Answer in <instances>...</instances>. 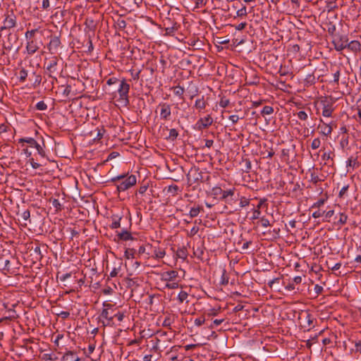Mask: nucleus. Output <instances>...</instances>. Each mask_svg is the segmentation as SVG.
<instances>
[{
  "instance_id": "c85d7f7f",
  "label": "nucleus",
  "mask_w": 361,
  "mask_h": 361,
  "mask_svg": "<svg viewBox=\"0 0 361 361\" xmlns=\"http://www.w3.org/2000/svg\"><path fill=\"white\" fill-rule=\"evenodd\" d=\"M274 112V109L272 106H264L261 111L262 115H269L271 114Z\"/></svg>"
},
{
  "instance_id": "bb28decb",
  "label": "nucleus",
  "mask_w": 361,
  "mask_h": 361,
  "mask_svg": "<svg viewBox=\"0 0 361 361\" xmlns=\"http://www.w3.org/2000/svg\"><path fill=\"white\" fill-rule=\"evenodd\" d=\"M85 25L87 27H88L90 30L94 31L96 28V25L94 22V20L91 18H86Z\"/></svg>"
},
{
  "instance_id": "cd10ccee",
  "label": "nucleus",
  "mask_w": 361,
  "mask_h": 361,
  "mask_svg": "<svg viewBox=\"0 0 361 361\" xmlns=\"http://www.w3.org/2000/svg\"><path fill=\"white\" fill-rule=\"evenodd\" d=\"M332 132V127L330 126V125H328V124H326L324 123V127L322 128V133L326 136L330 135Z\"/></svg>"
},
{
  "instance_id": "aec40b11",
  "label": "nucleus",
  "mask_w": 361,
  "mask_h": 361,
  "mask_svg": "<svg viewBox=\"0 0 361 361\" xmlns=\"http://www.w3.org/2000/svg\"><path fill=\"white\" fill-rule=\"evenodd\" d=\"M26 49L28 54H33L37 51L39 47L37 46V42L35 41L30 40L27 43Z\"/></svg>"
},
{
  "instance_id": "2eb2a0df",
  "label": "nucleus",
  "mask_w": 361,
  "mask_h": 361,
  "mask_svg": "<svg viewBox=\"0 0 361 361\" xmlns=\"http://www.w3.org/2000/svg\"><path fill=\"white\" fill-rule=\"evenodd\" d=\"M314 73V70H312V69H310V70L306 69L305 71V78L304 81H305L306 86H310L315 83L316 78H315Z\"/></svg>"
},
{
  "instance_id": "f8f14e48",
  "label": "nucleus",
  "mask_w": 361,
  "mask_h": 361,
  "mask_svg": "<svg viewBox=\"0 0 361 361\" xmlns=\"http://www.w3.org/2000/svg\"><path fill=\"white\" fill-rule=\"evenodd\" d=\"M30 253L34 262L41 261L43 257L41 247L38 245H36L35 247L32 246L30 249Z\"/></svg>"
},
{
  "instance_id": "49530a36",
  "label": "nucleus",
  "mask_w": 361,
  "mask_h": 361,
  "mask_svg": "<svg viewBox=\"0 0 361 361\" xmlns=\"http://www.w3.org/2000/svg\"><path fill=\"white\" fill-rule=\"evenodd\" d=\"M36 109L39 111H44L47 109V105L44 103V101H40L37 103Z\"/></svg>"
},
{
  "instance_id": "79ce46f5",
  "label": "nucleus",
  "mask_w": 361,
  "mask_h": 361,
  "mask_svg": "<svg viewBox=\"0 0 361 361\" xmlns=\"http://www.w3.org/2000/svg\"><path fill=\"white\" fill-rule=\"evenodd\" d=\"M184 92V88L180 85L176 86L174 88V94L177 96L181 97L183 94Z\"/></svg>"
},
{
  "instance_id": "c03bdc74",
  "label": "nucleus",
  "mask_w": 361,
  "mask_h": 361,
  "mask_svg": "<svg viewBox=\"0 0 361 361\" xmlns=\"http://www.w3.org/2000/svg\"><path fill=\"white\" fill-rule=\"evenodd\" d=\"M321 145V141L319 140V138H315L312 140V144H311V147L312 149H317Z\"/></svg>"
},
{
  "instance_id": "7c9ffc66",
  "label": "nucleus",
  "mask_w": 361,
  "mask_h": 361,
  "mask_svg": "<svg viewBox=\"0 0 361 361\" xmlns=\"http://www.w3.org/2000/svg\"><path fill=\"white\" fill-rule=\"evenodd\" d=\"M167 283H166L165 285V288H168V289H176V288H178L179 287V284H178V282L177 281H171V282H169V281H166Z\"/></svg>"
},
{
  "instance_id": "b1692460",
  "label": "nucleus",
  "mask_w": 361,
  "mask_h": 361,
  "mask_svg": "<svg viewBox=\"0 0 361 361\" xmlns=\"http://www.w3.org/2000/svg\"><path fill=\"white\" fill-rule=\"evenodd\" d=\"M333 111V109L331 108V106L327 104L324 105L322 111V115L325 117H329L331 116Z\"/></svg>"
},
{
  "instance_id": "2f4dec72",
  "label": "nucleus",
  "mask_w": 361,
  "mask_h": 361,
  "mask_svg": "<svg viewBox=\"0 0 361 361\" xmlns=\"http://www.w3.org/2000/svg\"><path fill=\"white\" fill-rule=\"evenodd\" d=\"M135 252H136V250L134 248H128L125 251V257L127 259L134 258V255H135Z\"/></svg>"
},
{
  "instance_id": "6ab92c4d",
  "label": "nucleus",
  "mask_w": 361,
  "mask_h": 361,
  "mask_svg": "<svg viewBox=\"0 0 361 361\" xmlns=\"http://www.w3.org/2000/svg\"><path fill=\"white\" fill-rule=\"evenodd\" d=\"M346 48L356 53L360 51L361 44L359 41L353 40L350 42H348Z\"/></svg>"
},
{
  "instance_id": "5701e85b",
  "label": "nucleus",
  "mask_w": 361,
  "mask_h": 361,
  "mask_svg": "<svg viewBox=\"0 0 361 361\" xmlns=\"http://www.w3.org/2000/svg\"><path fill=\"white\" fill-rule=\"evenodd\" d=\"M50 202L52 206L56 209V212L61 211L63 209V206L57 199H50Z\"/></svg>"
},
{
  "instance_id": "a18cd8bd",
  "label": "nucleus",
  "mask_w": 361,
  "mask_h": 361,
  "mask_svg": "<svg viewBox=\"0 0 361 361\" xmlns=\"http://www.w3.org/2000/svg\"><path fill=\"white\" fill-rule=\"evenodd\" d=\"M229 104H230V101L228 99L226 98L225 97H223L221 98L220 102H219L220 106H221L223 108H226V106H228Z\"/></svg>"
},
{
  "instance_id": "1a4fd4ad",
  "label": "nucleus",
  "mask_w": 361,
  "mask_h": 361,
  "mask_svg": "<svg viewBox=\"0 0 361 361\" xmlns=\"http://www.w3.org/2000/svg\"><path fill=\"white\" fill-rule=\"evenodd\" d=\"M160 109V118L164 121L170 119L171 115V106L167 103H160L157 107Z\"/></svg>"
},
{
  "instance_id": "13d9d810",
  "label": "nucleus",
  "mask_w": 361,
  "mask_h": 361,
  "mask_svg": "<svg viewBox=\"0 0 361 361\" xmlns=\"http://www.w3.org/2000/svg\"><path fill=\"white\" fill-rule=\"evenodd\" d=\"M336 31V26L335 25H333L331 23H330L329 27H328V32L330 35L332 36V37H334V35H335L336 34L334 33Z\"/></svg>"
},
{
  "instance_id": "423d86ee",
  "label": "nucleus",
  "mask_w": 361,
  "mask_h": 361,
  "mask_svg": "<svg viewBox=\"0 0 361 361\" xmlns=\"http://www.w3.org/2000/svg\"><path fill=\"white\" fill-rule=\"evenodd\" d=\"M130 90V85L126 81V80H121L118 85V92L121 100H124L126 103H128V92Z\"/></svg>"
},
{
  "instance_id": "f257e3e1",
  "label": "nucleus",
  "mask_w": 361,
  "mask_h": 361,
  "mask_svg": "<svg viewBox=\"0 0 361 361\" xmlns=\"http://www.w3.org/2000/svg\"><path fill=\"white\" fill-rule=\"evenodd\" d=\"M186 176L190 185L194 183L199 185L200 183H209L210 180V176L207 173L202 172L197 166H192Z\"/></svg>"
},
{
  "instance_id": "c756f323",
  "label": "nucleus",
  "mask_w": 361,
  "mask_h": 361,
  "mask_svg": "<svg viewBox=\"0 0 361 361\" xmlns=\"http://www.w3.org/2000/svg\"><path fill=\"white\" fill-rule=\"evenodd\" d=\"M188 294L187 292L181 290L178 295V300L179 303H183L187 299Z\"/></svg>"
},
{
  "instance_id": "58836bf2",
  "label": "nucleus",
  "mask_w": 361,
  "mask_h": 361,
  "mask_svg": "<svg viewBox=\"0 0 361 361\" xmlns=\"http://www.w3.org/2000/svg\"><path fill=\"white\" fill-rule=\"evenodd\" d=\"M243 162L245 164L243 171L246 173H248L251 169V161L248 159H245L243 160Z\"/></svg>"
},
{
  "instance_id": "473e14b6",
  "label": "nucleus",
  "mask_w": 361,
  "mask_h": 361,
  "mask_svg": "<svg viewBox=\"0 0 361 361\" xmlns=\"http://www.w3.org/2000/svg\"><path fill=\"white\" fill-rule=\"evenodd\" d=\"M261 205H262V202H260L259 203V204L257 205V209H254L253 214H252V216L251 218L252 219L254 220V219H257L259 218V216L261 214V212L259 211V208H260Z\"/></svg>"
},
{
  "instance_id": "ea45409f",
  "label": "nucleus",
  "mask_w": 361,
  "mask_h": 361,
  "mask_svg": "<svg viewBox=\"0 0 361 361\" xmlns=\"http://www.w3.org/2000/svg\"><path fill=\"white\" fill-rule=\"evenodd\" d=\"M27 77V72L24 68L21 69L19 72V80L24 82Z\"/></svg>"
},
{
  "instance_id": "f3484780",
  "label": "nucleus",
  "mask_w": 361,
  "mask_h": 361,
  "mask_svg": "<svg viewBox=\"0 0 361 361\" xmlns=\"http://www.w3.org/2000/svg\"><path fill=\"white\" fill-rule=\"evenodd\" d=\"M111 224L109 226V227L111 229H116L121 227V221L123 219V217L121 216L114 214L111 216Z\"/></svg>"
},
{
  "instance_id": "37998d69",
  "label": "nucleus",
  "mask_w": 361,
  "mask_h": 361,
  "mask_svg": "<svg viewBox=\"0 0 361 361\" xmlns=\"http://www.w3.org/2000/svg\"><path fill=\"white\" fill-rule=\"evenodd\" d=\"M238 196H239L238 195ZM238 197L235 196V192L232 196H229L228 197H226V199H222L221 200L224 201L226 204H231V202L233 201H237Z\"/></svg>"
},
{
  "instance_id": "603ef678",
  "label": "nucleus",
  "mask_w": 361,
  "mask_h": 361,
  "mask_svg": "<svg viewBox=\"0 0 361 361\" xmlns=\"http://www.w3.org/2000/svg\"><path fill=\"white\" fill-rule=\"evenodd\" d=\"M348 216L345 214L341 213L340 214V218L338 219V222L341 224H345L347 222Z\"/></svg>"
},
{
  "instance_id": "3c124183",
  "label": "nucleus",
  "mask_w": 361,
  "mask_h": 361,
  "mask_svg": "<svg viewBox=\"0 0 361 361\" xmlns=\"http://www.w3.org/2000/svg\"><path fill=\"white\" fill-rule=\"evenodd\" d=\"M33 75L35 76L34 85L37 86L41 83L42 77L40 75H37L35 72L33 73Z\"/></svg>"
},
{
  "instance_id": "de8ad7c7",
  "label": "nucleus",
  "mask_w": 361,
  "mask_h": 361,
  "mask_svg": "<svg viewBox=\"0 0 361 361\" xmlns=\"http://www.w3.org/2000/svg\"><path fill=\"white\" fill-rule=\"evenodd\" d=\"M36 32H37V29L27 31L25 33V37L27 39L32 40L31 39L35 36Z\"/></svg>"
},
{
  "instance_id": "6e6d98bb",
  "label": "nucleus",
  "mask_w": 361,
  "mask_h": 361,
  "mask_svg": "<svg viewBox=\"0 0 361 361\" xmlns=\"http://www.w3.org/2000/svg\"><path fill=\"white\" fill-rule=\"evenodd\" d=\"M332 154L331 152H324L322 156V159L324 160V161H329V160H331L333 161V158L331 157V154Z\"/></svg>"
},
{
  "instance_id": "e433bc0d",
  "label": "nucleus",
  "mask_w": 361,
  "mask_h": 361,
  "mask_svg": "<svg viewBox=\"0 0 361 361\" xmlns=\"http://www.w3.org/2000/svg\"><path fill=\"white\" fill-rule=\"evenodd\" d=\"M178 135V131L175 128H172L169 131V135L168 138L173 141L174 140H176L177 138Z\"/></svg>"
},
{
  "instance_id": "4468645a",
  "label": "nucleus",
  "mask_w": 361,
  "mask_h": 361,
  "mask_svg": "<svg viewBox=\"0 0 361 361\" xmlns=\"http://www.w3.org/2000/svg\"><path fill=\"white\" fill-rule=\"evenodd\" d=\"M103 305L106 307V309H103L102 313H101V317L107 319L108 322L107 324H105L104 322H102L103 326L110 325L111 323H113L114 317L109 315V311L108 309L111 308L112 305L109 303L104 302Z\"/></svg>"
},
{
  "instance_id": "4c0bfd02",
  "label": "nucleus",
  "mask_w": 361,
  "mask_h": 361,
  "mask_svg": "<svg viewBox=\"0 0 361 361\" xmlns=\"http://www.w3.org/2000/svg\"><path fill=\"white\" fill-rule=\"evenodd\" d=\"M355 165H358L357 159L353 158V157H350L347 161V166L354 168L355 166Z\"/></svg>"
},
{
  "instance_id": "9d476101",
  "label": "nucleus",
  "mask_w": 361,
  "mask_h": 361,
  "mask_svg": "<svg viewBox=\"0 0 361 361\" xmlns=\"http://www.w3.org/2000/svg\"><path fill=\"white\" fill-rule=\"evenodd\" d=\"M61 45V40L59 36H51L50 42L49 44L47 45V49L49 51L53 54H55L59 47Z\"/></svg>"
},
{
  "instance_id": "ddd939ff",
  "label": "nucleus",
  "mask_w": 361,
  "mask_h": 361,
  "mask_svg": "<svg viewBox=\"0 0 361 361\" xmlns=\"http://www.w3.org/2000/svg\"><path fill=\"white\" fill-rule=\"evenodd\" d=\"M116 233L118 240L127 241L130 240H135V238L132 235L131 233L128 230V228H123L121 232L116 231Z\"/></svg>"
},
{
  "instance_id": "a19ab883",
  "label": "nucleus",
  "mask_w": 361,
  "mask_h": 361,
  "mask_svg": "<svg viewBox=\"0 0 361 361\" xmlns=\"http://www.w3.org/2000/svg\"><path fill=\"white\" fill-rule=\"evenodd\" d=\"M176 30H177V27H175L174 25L172 27H166L165 28V31H166L165 35L173 36Z\"/></svg>"
},
{
  "instance_id": "c9c22d12",
  "label": "nucleus",
  "mask_w": 361,
  "mask_h": 361,
  "mask_svg": "<svg viewBox=\"0 0 361 361\" xmlns=\"http://www.w3.org/2000/svg\"><path fill=\"white\" fill-rule=\"evenodd\" d=\"M104 128H97L94 132H96V139L101 140L103 137L104 133H105Z\"/></svg>"
},
{
  "instance_id": "39448f33",
  "label": "nucleus",
  "mask_w": 361,
  "mask_h": 361,
  "mask_svg": "<svg viewBox=\"0 0 361 361\" xmlns=\"http://www.w3.org/2000/svg\"><path fill=\"white\" fill-rule=\"evenodd\" d=\"M235 191V188L229 189L228 190H223L220 187H214L210 192H208V195L212 196L214 199H216L218 196L221 195L220 200L226 199L229 196H232Z\"/></svg>"
},
{
  "instance_id": "e2e57ef3",
  "label": "nucleus",
  "mask_w": 361,
  "mask_h": 361,
  "mask_svg": "<svg viewBox=\"0 0 361 361\" xmlns=\"http://www.w3.org/2000/svg\"><path fill=\"white\" fill-rule=\"evenodd\" d=\"M339 77H340V71L339 70H337L334 73V82H335L337 85H338L339 83Z\"/></svg>"
},
{
  "instance_id": "680f3d73",
  "label": "nucleus",
  "mask_w": 361,
  "mask_h": 361,
  "mask_svg": "<svg viewBox=\"0 0 361 361\" xmlns=\"http://www.w3.org/2000/svg\"><path fill=\"white\" fill-rule=\"evenodd\" d=\"M178 189L179 188H178V185H172L169 186L168 192H172L175 195L177 193Z\"/></svg>"
},
{
  "instance_id": "393cba45",
  "label": "nucleus",
  "mask_w": 361,
  "mask_h": 361,
  "mask_svg": "<svg viewBox=\"0 0 361 361\" xmlns=\"http://www.w3.org/2000/svg\"><path fill=\"white\" fill-rule=\"evenodd\" d=\"M195 106L200 110L205 108L206 102L204 100V97H202L201 99H197L196 100Z\"/></svg>"
},
{
  "instance_id": "f704fd0d",
  "label": "nucleus",
  "mask_w": 361,
  "mask_h": 361,
  "mask_svg": "<svg viewBox=\"0 0 361 361\" xmlns=\"http://www.w3.org/2000/svg\"><path fill=\"white\" fill-rule=\"evenodd\" d=\"M247 14L246 6H243L241 8L238 9L236 13L238 17H245Z\"/></svg>"
},
{
  "instance_id": "0eeeda50",
  "label": "nucleus",
  "mask_w": 361,
  "mask_h": 361,
  "mask_svg": "<svg viewBox=\"0 0 361 361\" xmlns=\"http://www.w3.org/2000/svg\"><path fill=\"white\" fill-rule=\"evenodd\" d=\"M58 63V59L56 57H53L52 59L49 61L47 66V73L49 78L53 80L57 81V78L56 75L58 73L56 70V66Z\"/></svg>"
},
{
  "instance_id": "20e7f679",
  "label": "nucleus",
  "mask_w": 361,
  "mask_h": 361,
  "mask_svg": "<svg viewBox=\"0 0 361 361\" xmlns=\"http://www.w3.org/2000/svg\"><path fill=\"white\" fill-rule=\"evenodd\" d=\"M348 42V38L345 35H341L338 33L334 35L332 39V43L334 45V49L338 51H341L345 49Z\"/></svg>"
},
{
  "instance_id": "5fc2aeb1",
  "label": "nucleus",
  "mask_w": 361,
  "mask_h": 361,
  "mask_svg": "<svg viewBox=\"0 0 361 361\" xmlns=\"http://www.w3.org/2000/svg\"><path fill=\"white\" fill-rule=\"evenodd\" d=\"M232 42H233V45L234 47H237L241 44L245 43V39H238V37H234L232 39Z\"/></svg>"
},
{
  "instance_id": "052dcab7",
  "label": "nucleus",
  "mask_w": 361,
  "mask_h": 361,
  "mask_svg": "<svg viewBox=\"0 0 361 361\" xmlns=\"http://www.w3.org/2000/svg\"><path fill=\"white\" fill-rule=\"evenodd\" d=\"M121 81L116 78H111L107 80L106 83L109 85H111L118 84Z\"/></svg>"
},
{
  "instance_id": "774afa93",
  "label": "nucleus",
  "mask_w": 361,
  "mask_h": 361,
  "mask_svg": "<svg viewBox=\"0 0 361 361\" xmlns=\"http://www.w3.org/2000/svg\"><path fill=\"white\" fill-rule=\"evenodd\" d=\"M285 289L288 291H292L295 289V285L293 282H289L285 286Z\"/></svg>"
},
{
  "instance_id": "f03ea898",
  "label": "nucleus",
  "mask_w": 361,
  "mask_h": 361,
  "mask_svg": "<svg viewBox=\"0 0 361 361\" xmlns=\"http://www.w3.org/2000/svg\"><path fill=\"white\" fill-rule=\"evenodd\" d=\"M123 180V181L117 185V190L118 192L125 191L136 184L137 178L135 175H130L126 177V174L123 173L114 177L111 179V182Z\"/></svg>"
},
{
  "instance_id": "412c9836",
  "label": "nucleus",
  "mask_w": 361,
  "mask_h": 361,
  "mask_svg": "<svg viewBox=\"0 0 361 361\" xmlns=\"http://www.w3.org/2000/svg\"><path fill=\"white\" fill-rule=\"evenodd\" d=\"M176 256L180 259H185L188 257V250L186 247L184 246L179 247L176 251Z\"/></svg>"
},
{
  "instance_id": "bf43d9fd",
  "label": "nucleus",
  "mask_w": 361,
  "mask_h": 361,
  "mask_svg": "<svg viewBox=\"0 0 361 361\" xmlns=\"http://www.w3.org/2000/svg\"><path fill=\"white\" fill-rule=\"evenodd\" d=\"M148 183H146V184H143L142 185L139 189H138V192L140 194V195H143L147 190L148 188Z\"/></svg>"
},
{
  "instance_id": "864d4df0",
  "label": "nucleus",
  "mask_w": 361,
  "mask_h": 361,
  "mask_svg": "<svg viewBox=\"0 0 361 361\" xmlns=\"http://www.w3.org/2000/svg\"><path fill=\"white\" fill-rule=\"evenodd\" d=\"M228 118L232 122L233 124H235L239 121V119H243V117H240L238 115H231L229 116Z\"/></svg>"
},
{
  "instance_id": "a211bd4d",
  "label": "nucleus",
  "mask_w": 361,
  "mask_h": 361,
  "mask_svg": "<svg viewBox=\"0 0 361 361\" xmlns=\"http://www.w3.org/2000/svg\"><path fill=\"white\" fill-rule=\"evenodd\" d=\"M61 360L62 361L80 360V359L76 355L75 353L71 350L66 352L62 356Z\"/></svg>"
},
{
  "instance_id": "4be33fe9",
  "label": "nucleus",
  "mask_w": 361,
  "mask_h": 361,
  "mask_svg": "<svg viewBox=\"0 0 361 361\" xmlns=\"http://www.w3.org/2000/svg\"><path fill=\"white\" fill-rule=\"evenodd\" d=\"M201 211H203V208L201 206H198L197 207H192L189 214L190 218L196 217Z\"/></svg>"
},
{
  "instance_id": "dca6fc26",
  "label": "nucleus",
  "mask_w": 361,
  "mask_h": 361,
  "mask_svg": "<svg viewBox=\"0 0 361 361\" xmlns=\"http://www.w3.org/2000/svg\"><path fill=\"white\" fill-rule=\"evenodd\" d=\"M178 273L177 271H175V270L168 271L164 272L162 274L161 280L165 281H169V282L173 281L178 277Z\"/></svg>"
},
{
  "instance_id": "69168bd1",
  "label": "nucleus",
  "mask_w": 361,
  "mask_h": 361,
  "mask_svg": "<svg viewBox=\"0 0 361 361\" xmlns=\"http://www.w3.org/2000/svg\"><path fill=\"white\" fill-rule=\"evenodd\" d=\"M349 188V185H345L343 186L341 190H340L339 192V194H338V197H343V195L345 194V192H347L348 189Z\"/></svg>"
},
{
  "instance_id": "09e8293b",
  "label": "nucleus",
  "mask_w": 361,
  "mask_h": 361,
  "mask_svg": "<svg viewBox=\"0 0 361 361\" xmlns=\"http://www.w3.org/2000/svg\"><path fill=\"white\" fill-rule=\"evenodd\" d=\"M250 204V200L245 197H242L240 200V207H244Z\"/></svg>"
},
{
  "instance_id": "a878e982",
  "label": "nucleus",
  "mask_w": 361,
  "mask_h": 361,
  "mask_svg": "<svg viewBox=\"0 0 361 361\" xmlns=\"http://www.w3.org/2000/svg\"><path fill=\"white\" fill-rule=\"evenodd\" d=\"M42 359L45 361H47V360L54 361V360H57L58 357L54 353H44L42 355Z\"/></svg>"
},
{
  "instance_id": "72a5a7b5",
  "label": "nucleus",
  "mask_w": 361,
  "mask_h": 361,
  "mask_svg": "<svg viewBox=\"0 0 361 361\" xmlns=\"http://www.w3.org/2000/svg\"><path fill=\"white\" fill-rule=\"evenodd\" d=\"M126 22L123 19H118V20L116 22V26L121 30H123L126 27Z\"/></svg>"
},
{
  "instance_id": "7ed1b4c3",
  "label": "nucleus",
  "mask_w": 361,
  "mask_h": 361,
  "mask_svg": "<svg viewBox=\"0 0 361 361\" xmlns=\"http://www.w3.org/2000/svg\"><path fill=\"white\" fill-rule=\"evenodd\" d=\"M19 142L20 143H27L28 145V147H31V148H35L38 152V154L42 157H46V153H45V151L44 149V147H45V144H44V140L42 141V146L39 144L34 138L32 137H25V138H20L19 140Z\"/></svg>"
},
{
  "instance_id": "4d7b16f0",
  "label": "nucleus",
  "mask_w": 361,
  "mask_h": 361,
  "mask_svg": "<svg viewBox=\"0 0 361 361\" xmlns=\"http://www.w3.org/2000/svg\"><path fill=\"white\" fill-rule=\"evenodd\" d=\"M226 270H224V273L221 276V284L226 286L228 283V277L226 276Z\"/></svg>"
},
{
  "instance_id": "6e6552de",
  "label": "nucleus",
  "mask_w": 361,
  "mask_h": 361,
  "mask_svg": "<svg viewBox=\"0 0 361 361\" xmlns=\"http://www.w3.org/2000/svg\"><path fill=\"white\" fill-rule=\"evenodd\" d=\"M3 23V26L0 27V32L14 27L16 25V16L13 13L11 15H6Z\"/></svg>"
},
{
  "instance_id": "9b49d317",
  "label": "nucleus",
  "mask_w": 361,
  "mask_h": 361,
  "mask_svg": "<svg viewBox=\"0 0 361 361\" xmlns=\"http://www.w3.org/2000/svg\"><path fill=\"white\" fill-rule=\"evenodd\" d=\"M213 123L212 118L208 115L207 117L202 118H200L196 124H195V128L198 130H202L203 128H206L211 126Z\"/></svg>"
},
{
  "instance_id": "0e129e2a",
  "label": "nucleus",
  "mask_w": 361,
  "mask_h": 361,
  "mask_svg": "<svg viewBox=\"0 0 361 361\" xmlns=\"http://www.w3.org/2000/svg\"><path fill=\"white\" fill-rule=\"evenodd\" d=\"M325 200L324 199H319L317 202L313 204L312 208H319L324 204Z\"/></svg>"
},
{
  "instance_id": "8fccbe9b",
  "label": "nucleus",
  "mask_w": 361,
  "mask_h": 361,
  "mask_svg": "<svg viewBox=\"0 0 361 361\" xmlns=\"http://www.w3.org/2000/svg\"><path fill=\"white\" fill-rule=\"evenodd\" d=\"M297 115L298 117L302 121H306L307 119V114L305 111H300Z\"/></svg>"
},
{
  "instance_id": "338daca9",
  "label": "nucleus",
  "mask_w": 361,
  "mask_h": 361,
  "mask_svg": "<svg viewBox=\"0 0 361 361\" xmlns=\"http://www.w3.org/2000/svg\"><path fill=\"white\" fill-rule=\"evenodd\" d=\"M205 322L204 318L203 317H199L195 319V324L200 326L202 325Z\"/></svg>"
}]
</instances>
